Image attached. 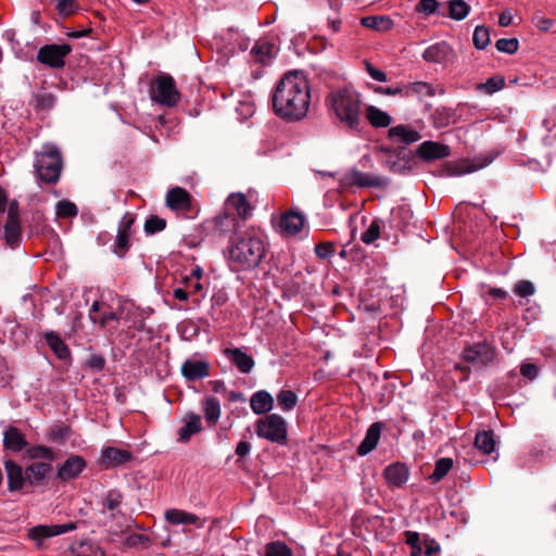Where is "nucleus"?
Returning a JSON list of instances; mask_svg holds the SVG:
<instances>
[{"label":"nucleus","instance_id":"1","mask_svg":"<svg viewBox=\"0 0 556 556\" xmlns=\"http://www.w3.org/2000/svg\"><path fill=\"white\" fill-rule=\"evenodd\" d=\"M311 103L308 80L302 71H290L280 78L273 93L277 116L289 122L303 119Z\"/></svg>","mask_w":556,"mask_h":556},{"label":"nucleus","instance_id":"2","mask_svg":"<svg viewBox=\"0 0 556 556\" xmlns=\"http://www.w3.org/2000/svg\"><path fill=\"white\" fill-rule=\"evenodd\" d=\"M329 112L349 130L359 131L362 127V96L351 86L330 91L326 98Z\"/></svg>","mask_w":556,"mask_h":556},{"label":"nucleus","instance_id":"3","mask_svg":"<svg viewBox=\"0 0 556 556\" xmlns=\"http://www.w3.org/2000/svg\"><path fill=\"white\" fill-rule=\"evenodd\" d=\"M265 254V244L254 231L236 233L229 245V261L235 270L255 268Z\"/></svg>","mask_w":556,"mask_h":556},{"label":"nucleus","instance_id":"4","mask_svg":"<svg viewBox=\"0 0 556 556\" xmlns=\"http://www.w3.org/2000/svg\"><path fill=\"white\" fill-rule=\"evenodd\" d=\"M35 170L39 179L46 184H56L62 169L63 159L54 143H46L35 156Z\"/></svg>","mask_w":556,"mask_h":556},{"label":"nucleus","instance_id":"5","mask_svg":"<svg viewBox=\"0 0 556 556\" xmlns=\"http://www.w3.org/2000/svg\"><path fill=\"white\" fill-rule=\"evenodd\" d=\"M150 97L155 103L173 108L180 101V92L174 78L166 73L157 75L150 86Z\"/></svg>","mask_w":556,"mask_h":556},{"label":"nucleus","instance_id":"6","mask_svg":"<svg viewBox=\"0 0 556 556\" xmlns=\"http://www.w3.org/2000/svg\"><path fill=\"white\" fill-rule=\"evenodd\" d=\"M255 432L257 437L270 442L281 445L287 443V422L277 414L260 418L255 424Z\"/></svg>","mask_w":556,"mask_h":556},{"label":"nucleus","instance_id":"7","mask_svg":"<svg viewBox=\"0 0 556 556\" xmlns=\"http://www.w3.org/2000/svg\"><path fill=\"white\" fill-rule=\"evenodd\" d=\"M495 357V349L486 342H477L468 345L462 353L463 361L477 368L488 366Z\"/></svg>","mask_w":556,"mask_h":556},{"label":"nucleus","instance_id":"8","mask_svg":"<svg viewBox=\"0 0 556 556\" xmlns=\"http://www.w3.org/2000/svg\"><path fill=\"white\" fill-rule=\"evenodd\" d=\"M72 47L67 43L63 45H45L37 53V60L50 67L61 68L64 66V59L71 53Z\"/></svg>","mask_w":556,"mask_h":556},{"label":"nucleus","instance_id":"9","mask_svg":"<svg viewBox=\"0 0 556 556\" xmlns=\"http://www.w3.org/2000/svg\"><path fill=\"white\" fill-rule=\"evenodd\" d=\"M381 151L388 155L384 166L396 174L408 173L413 168V156L405 153L404 148H386L382 147Z\"/></svg>","mask_w":556,"mask_h":556},{"label":"nucleus","instance_id":"10","mask_svg":"<svg viewBox=\"0 0 556 556\" xmlns=\"http://www.w3.org/2000/svg\"><path fill=\"white\" fill-rule=\"evenodd\" d=\"M77 529L76 522H67L63 525H38L28 530V538L40 546L46 539L61 535L63 533Z\"/></svg>","mask_w":556,"mask_h":556},{"label":"nucleus","instance_id":"11","mask_svg":"<svg viewBox=\"0 0 556 556\" xmlns=\"http://www.w3.org/2000/svg\"><path fill=\"white\" fill-rule=\"evenodd\" d=\"M342 181L345 186H356L361 188H386L390 184V180L387 177L366 174L357 169H352L349 173H346Z\"/></svg>","mask_w":556,"mask_h":556},{"label":"nucleus","instance_id":"12","mask_svg":"<svg viewBox=\"0 0 556 556\" xmlns=\"http://www.w3.org/2000/svg\"><path fill=\"white\" fill-rule=\"evenodd\" d=\"M135 219V215L127 212L118 224L114 253L119 257H123L130 248V237L132 235V225Z\"/></svg>","mask_w":556,"mask_h":556},{"label":"nucleus","instance_id":"13","mask_svg":"<svg viewBox=\"0 0 556 556\" xmlns=\"http://www.w3.org/2000/svg\"><path fill=\"white\" fill-rule=\"evenodd\" d=\"M422 59L429 63L447 65L455 61L456 53L451 45L441 41L428 47L422 53Z\"/></svg>","mask_w":556,"mask_h":556},{"label":"nucleus","instance_id":"14","mask_svg":"<svg viewBox=\"0 0 556 556\" xmlns=\"http://www.w3.org/2000/svg\"><path fill=\"white\" fill-rule=\"evenodd\" d=\"M8 480V490L10 492L21 491L27 483L25 469L12 459L3 463Z\"/></svg>","mask_w":556,"mask_h":556},{"label":"nucleus","instance_id":"15","mask_svg":"<svg viewBox=\"0 0 556 556\" xmlns=\"http://www.w3.org/2000/svg\"><path fill=\"white\" fill-rule=\"evenodd\" d=\"M416 154L426 162H432L447 157L451 154V149L446 144L429 140L419 144Z\"/></svg>","mask_w":556,"mask_h":556},{"label":"nucleus","instance_id":"16","mask_svg":"<svg viewBox=\"0 0 556 556\" xmlns=\"http://www.w3.org/2000/svg\"><path fill=\"white\" fill-rule=\"evenodd\" d=\"M166 205L173 211L187 212L191 208V195L181 187L167 191Z\"/></svg>","mask_w":556,"mask_h":556},{"label":"nucleus","instance_id":"17","mask_svg":"<svg viewBox=\"0 0 556 556\" xmlns=\"http://www.w3.org/2000/svg\"><path fill=\"white\" fill-rule=\"evenodd\" d=\"M51 471L50 463L34 462L25 468L27 483L30 485L42 484Z\"/></svg>","mask_w":556,"mask_h":556},{"label":"nucleus","instance_id":"18","mask_svg":"<svg viewBox=\"0 0 556 556\" xmlns=\"http://www.w3.org/2000/svg\"><path fill=\"white\" fill-rule=\"evenodd\" d=\"M388 137L395 143L410 144L421 139V135L407 125H397L388 130Z\"/></svg>","mask_w":556,"mask_h":556},{"label":"nucleus","instance_id":"19","mask_svg":"<svg viewBox=\"0 0 556 556\" xmlns=\"http://www.w3.org/2000/svg\"><path fill=\"white\" fill-rule=\"evenodd\" d=\"M182 424V427L178 430V441L182 443L188 442L193 434L202 431L201 417L197 414H186Z\"/></svg>","mask_w":556,"mask_h":556},{"label":"nucleus","instance_id":"20","mask_svg":"<svg viewBox=\"0 0 556 556\" xmlns=\"http://www.w3.org/2000/svg\"><path fill=\"white\" fill-rule=\"evenodd\" d=\"M182 376L190 381L205 378L210 375V365L205 361H186L181 366Z\"/></svg>","mask_w":556,"mask_h":556},{"label":"nucleus","instance_id":"21","mask_svg":"<svg viewBox=\"0 0 556 556\" xmlns=\"http://www.w3.org/2000/svg\"><path fill=\"white\" fill-rule=\"evenodd\" d=\"M383 476L389 485L402 488L408 480L409 471L405 465L395 463L384 469Z\"/></svg>","mask_w":556,"mask_h":556},{"label":"nucleus","instance_id":"22","mask_svg":"<svg viewBox=\"0 0 556 556\" xmlns=\"http://www.w3.org/2000/svg\"><path fill=\"white\" fill-rule=\"evenodd\" d=\"M224 354L242 374H249L255 365L252 356L244 353L241 349H226Z\"/></svg>","mask_w":556,"mask_h":556},{"label":"nucleus","instance_id":"23","mask_svg":"<svg viewBox=\"0 0 556 556\" xmlns=\"http://www.w3.org/2000/svg\"><path fill=\"white\" fill-rule=\"evenodd\" d=\"M86 463L80 456H71L58 470V478L61 480H70L79 476L85 468Z\"/></svg>","mask_w":556,"mask_h":556},{"label":"nucleus","instance_id":"24","mask_svg":"<svg viewBox=\"0 0 556 556\" xmlns=\"http://www.w3.org/2000/svg\"><path fill=\"white\" fill-rule=\"evenodd\" d=\"M381 428L380 422H375L368 428L364 440L357 447L358 455L365 456L376 448L381 435Z\"/></svg>","mask_w":556,"mask_h":556},{"label":"nucleus","instance_id":"25","mask_svg":"<svg viewBox=\"0 0 556 556\" xmlns=\"http://www.w3.org/2000/svg\"><path fill=\"white\" fill-rule=\"evenodd\" d=\"M250 406L257 415L268 413L273 409L274 397L267 391H257L252 395Z\"/></svg>","mask_w":556,"mask_h":556},{"label":"nucleus","instance_id":"26","mask_svg":"<svg viewBox=\"0 0 556 556\" xmlns=\"http://www.w3.org/2000/svg\"><path fill=\"white\" fill-rule=\"evenodd\" d=\"M362 26L379 31L387 33L391 30L394 26V22L390 16L387 15H370L365 16L361 20Z\"/></svg>","mask_w":556,"mask_h":556},{"label":"nucleus","instance_id":"27","mask_svg":"<svg viewBox=\"0 0 556 556\" xmlns=\"http://www.w3.org/2000/svg\"><path fill=\"white\" fill-rule=\"evenodd\" d=\"M226 207L228 212L230 210L236 212L242 219L247 218L251 211V205L242 193L230 194L226 201Z\"/></svg>","mask_w":556,"mask_h":556},{"label":"nucleus","instance_id":"28","mask_svg":"<svg viewBox=\"0 0 556 556\" xmlns=\"http://www.w3.org/2000/svg\"><path fill=\"white\" fill-rule=\"evenodd\" d=\"M304 226V217L293 211L282 215L280 220L281 230L288 235H296Z\"/></svg>","mask_w":556,"mask_h":556},{"label":"nucleus","instance_id":"29","mask_svg":"<svg viewBox=\"0 0 556 556\" xmlns=\"http://www.w3.org/2000/svg\"><path fill=\"white\" fill-rule=\"evenodd\" d=\"M366 118L369 124L376 128H384L391 125L392 117L377 106L369 105L366 108Z\"/></svg>","mask_w":556,"mask_h":556},{"label":"nucleus","instance_id":"30","mask_svg":"<svg viewBox=\"0 0 556 556\" xmlns=\"http://www.w3.org/2000/svg\"><path fill=\"white\" fill-rule=\"evenodd\" d=\"M46 342L50 346V349L54 352L58 358L67 359L71 356V352L68 346L64 343V341L54 332H47L45 334Z\"/></svg>","mask_w":556,"mask_h":556},{"label":"nucleus","instance_id":"31","mask_svg":"<svg viewBox=\"0 0 556 556\" xmlns=\"http://www.w3.org/2000/svg\"><path fill=\"white\" fill-rule=\"evenodd\" d=\"M3 444L7 448L13 450L15 452L22 451L26 446V440L21 431L15 427H10L4 432Z\"/></svg>","mask_w":556,"mask_h":556},{"label":"nucleus","instance_id":"32","mask_svg":"<svg viewBox=\"0 0 556 556\" xmlns=\"http://www.w3.org/2000/svg\"><path fill=\"white\" fill-rule=\"evenodd\" d=\"M131 457L130 453L124 450L108 447L102 452V462L106 466H117Z\"/></svg>","mask_w":556,"mask_h":556},{"label":"nucleus","instance_id":"33","mask_svg":"<svg viewBox=\"0 0 556 556\" xmlns=\"http://www.w3.org/2000/svg\"><path fill=\"white\" fill-rule=\"evenodd\" d=\"M165 519L172 525H194L199 517L180 509H169L165 513Z\"/></svg>","mask_w":556,"mask_h":556},{"label":"nucleus","instance_id":"34","mask_svg":"<svg viewBox=\"0 0 556 556\" xmlns=\"http://www.w3.org/2000/svg\"><path fill=\"white\" fill-rule=\"evenodd\" d=\"M275 46L267 41L255 43L251 53L254 55L255 61L266 64L274 56Z\"/></svg>","mask_w":556,"mask_h":556},{"label":"nucleus","instance_id":"35","mask_svg":"<svg viewBox=\"0 0 556 556\" xmlns=\"http://www.w3.org/2000/svg\"><path fill=\"white\" fill-rule=\"evenodd\" d=\"M476 447L483 454H490L495 448V441L492 431H481L475 438Z\"/></svg>","mask_w":556,"mask_h":556},{"label":"nucleus","instance_id":"36","mask_svg":"<svg viewBox=\"0 0 556 556\" xmlns=\"http://www.w3.org/2000/svg\"><path fill=\"white\" fill-rule=\"evenodd\" d=\"M454 462L450 457H442L435 462L434 470L429 476L431 482L435 483L442 480L447 472L453 468Z\"/></svg>","mask_w":556,"mask_h":556},{"label":"nucleus","instance_id":"37","mask_svg":"<svg viewBox=\"0 0 556 556\" xmlns=\"http://www.w3.org/2000/svg\"><path fill=\"white\" fill-rule=\"evenodd\" d=\"M491 163L490 159L486 157H478L473 161H465L460 163L456 170L453 173L454 175H465L472 173L475 170L481 169L485 166H488Z\"/></svg>","mask_w":556,"mask_h":556},{"label":"nucleus","instance_id":"38","mask_svg":"<svg viewBox=\"0 0 556 556\" xmlns=\"http://www.w3.org/2000/svg\"><path fill=\"white\" fill-rule=\"evenodd\" d=\"M4 239L8 245L14 247L21 239L20 220H7L4 225Z\"/></svg>","mask_w":556,"mask_h":556},{"label":"nucleus","instance_id":"39","mask_svg":"<svg viewBox=\"0 0 556 556\" xmlns=\"http://www.w3.org/2000/svg\"><path fill=\"white\" fill-rule=\"evenodd\" d=\"M215 226L218 231L227 233L236 228L237 218L233 214L226 211L215 217Z\"/></svg>","mask_w":556,"mask_h":556},{"label":"nucleus","instance_id":"40","mask_svg":"<svg viewBox=\"0 0 556 556\" xmlns=\"http://www.w3.org/2000/svg\"><path fill=\"white\" fill-rule=\"evenodd\" d=\"M204 415L207 422L215 425L220 417V404L215 397H208L204 403Z\"/></svg>","mask_w":556,"mask_h":556},{"label":"nucleus","instance_id":"41","mask_svg":"<svg viewBox=\"0 0 556 556\" xmlns=\"http://www.w3.org/2000/svg\"><path fill=\"white\" fill-rule=\"evenodd\" d=\"M505 87V78L503 76L490 77L485 83L477 85V89L486 94H493Z\"/></svg>","mask_w":556,"mask_h":556},{"label":"nucleus","instance_id":"42","mask_svg":"<svg viewBox=\"0 0 556 556\" xmlns=\"http://www.w3.org/2000/svg\"><path fill=\"white\" fill-rule=\"evenodd\" d=\"M448 15L456 21L464 20L469 13V5L464 0L448 1Z\"/></svg>","mask_w":556,"mask_h":556},{"label":"nucleus","instance_id":"43","mask_svg":"<svg viewBox=\"0 0 556 556\" xmlns=\"http://www.w3.org/2000/svg\"><path fill=\"white\" fill-rule=\"evenodd\" d=\"M382 226L383 222L381 219H374L366 231L362 233V242L365 244H371L375 242L380 237Z\"/></svg>","mask_w":556,"mask_h":556},{"label":"nucleus","instance_id":"44","mask_svg":"<svg viewBox=\"0 0 556 556\" xmlns=\"http://www.w3.org/2000/svg\"><path fill=\"white\" fill-rule=\"evenodd\" d=\"M27 455L33 459H40L45 463H50L54 459V453L51 448L43 445H37L27 450Z\"/></svg>","mask_w":556,"mask_h":556},{"label":"nucleus","instance_id":"45","mask_svg":"<svg viewBox=\"0 0 556 556\" xmlns=\"http://www.w3.org/2000/svg\"><path fill=\"white\" fill-rule=\"evenodd\" d=\"M433 125L437 128L446 127L451 123V118L453 117V112L447 108H438L431 115Z\"/></svg>","mask_w":556,"mask_h":556},{"label":"nucleus","instance_id":"46","mask_svg":"<svg viewBox=\"0 0 556 556\" xmlns=\"http://www.w3.org/2000/svg\"><path fill=\"white\" fill-rule=\"evenodd\" d=\"M472 41L473 46L479 50L486 48L490 43L489 29L483 25L477 26L473 31Z\"/></svg>","mask_w":556,"mask_h":556},{"label":"nucleus","instance_id":"47","mask_svg":"<svg viewBox=\"0 0 556 556\" xmlns=\"http://www.w3.org/2000/svg\"><path fill=\"white\" fill-rule=\"evenodd\" d=\"M406 87V98L417 94V96H433L432 87L425 81H416L409 85H405Z\"/></svg>","mask_w":556,"mask_h":556},{"label":"nucleus","instance_id":"48","mask_svg":"<svg viewBox=\"0 0 556 556\" xmlns=\"http://www.w3.org/2000/svg\"><path fill=\"white\" fill-rule=\"evenodd\" d=\"M277 401L283 410H290L296 405L298 396L291 390H282L278 393Z\"/></svg>","mask_w":556,"mask_h":556},{"label":"nucleus","instance_id":"49","mask_svg":"<svg viewBox=\"0 0 556 556\" xmlns=\"http://www.w3.org/2000/svg\"><path fill=\"white\" fill-rule=\"evenodd\" d=\"M291 549L281 542H271L266 545L265 556H291Z\"/></svg>","mask_w":556,"mask_h":556},{"label":"nucleus","instance_id":"50","mask_svg":"<svg viewBox=\"0 0 556 556\" xmlns=\"http://www.w3.org/2000/svg\"><path fill=\"white\" fill-rule=\"evenodd\" d=\"M165 227L166 220L155 215L150 216L144 223V231L149 235L162 231Z\"/></svg>","mask_w":556,"mask_h":556},{"label":"nucleus","instance_id":"51","mask_svg":"<svg viewBox=\"0 0 556 556\" xmlns=\"http://www.w3.org/2000/svg\"><path fill=\"white\" fill-rule=\"evenodd\" d=\"M77 214L78 208L73 202L63 200L56 204V215L60 217H75Z\"/></svg>","mask_w":556,"mask_h":556},{"label":"nucleus","instance_id":"52","mask_svg":"<svg viewBox=\"0 0 556 556\" xmlns=\"http://www.w3.org/2000/svg\"><path fill=\"white\" fill-rule=\"evenodd\" d=\"M495 47L500 52L513 54L518 50L519 42L516 38H502L496 41Z\"/></svg>","mask_w":556,"mask_h":556},{"label":"nucleus","instance_id":"53","mask_svg":"<svg viewBox=\"0 0 556 556\" xmlns=\"http://www.w3.org/2000/svg\"><path fill=\"white\" fill-rule=\"evenodd\" d=\"M405 536L406 543L412 547L410 556H420L422 548L420 545L419 534L417 532L407 531Z\"/></svg>","mask_w":556,"mask_h":556},{"label":"nucleus","instance_id":"54","mask_svg":"<svg viewBox=\"0 0 556 556\" xmlns=\"http://www.w3.org/2000/svg\"><path fill=\"white\" fill-rule=\"evenodd\" d=\"M77 556H104L102 549L98 546H94L91 543L83 542L77 552Z\"/></svg>","mask_w":556,"mask_h":556},{"label":"nucleus","instance_id":"55","mask_svg":"<svg viewBox=\"0 0 556 556\" xmlns=\"http://www.w3.org/2000/svg\"><path fill=\"white\" fill-rule=\"evenodd\" d=\"M515 293L521 298L530 296L534 293V285L529 280H520L516 283Z\"/></svg>","mask_w":556,"mask_h":556},{"label":"nucleus","instance_id":"56","mask_svg":"<svg viewBox=\"0 0 556 556\" xmlns=\"http://www.w3.org/2000/svg\"><path fill=\"white\" fill-rule=\"evenodd\" d=\"M118 316L114 312L102 313L101 316L98 317V321L102 328L109 327L115 329L118 324Z\"/></svg>","mask_w":556,"mask_h":556},{"label":"nucleus","instance_id":"57","mask_svg":"<svg viewBox=\"0 0 556 556\" xmlns=\"http://www.w3.org/2000/svg\"><path fill=\"white\" fill-rule=\"evenodd\" d=\"M55 103V97L51 93H38L36 94V108L42 110H50Z\"/></svg>","mask_w":556,"mask_h":556},{"label":"nucleus","instance_id":"58","mask_svg":"<svg viewBox=\"0 0 556 556\" xmlns=\"http://www.w3.org/2000/svg\"><path fill=\"white\" fill-rule=\"evenodd\" d=\"M56 10L59 14L68 16L77 10L75 0H56Z\"/></svg>","mask_w":556,"mask_h":556},{"label":"nucleus","instance_id":"59","mask_svg":"<svg viewBox=\"0 0 556 556\" xmlns=\"http://www.w3.org/2000/svg\"><path fill=\"white\" fill-rule=\"evenodd\" d=\"M374 91L383 96H402L406 97V87L405 85H400L397 87H376Z\"/></svg>","mask_w":556,"mask_h":556},{"label":"nucleus","instance_id":"60","mask_svg":"<svg viewBox=\"0 0 556 556\" xmlns=\"http://www.w3.org/2000/svg\"><path fill=\"white\" fill-rule=\"evenodd\" d=\"M50 439L55 442H63L70 438V429L63 426H54L49 432Z\"/></svg>","mask_w":556,"mask_h":556},{"label":"nucleus","instance_id":"61","mask_svg":"<svg viewBox=\"0 0 556 556\" xmlns=\"http://www.w3.org/2000/svg\"><path fill=\"white\" fill-rule=\"evenodd\" d=\"M122 503V494L116 491L109 492L104 500L103 506L109 510L116 509Z\"/></svg>","mask_w":556,"mask_h":556},{"label":"nucleus","instance_id":"62","mask_svg":"<svg viewBox=\"0 0 556 556\" xmlns=\"http://www.w3.org/2000/svg\"><path fill=\"white\" fill-rule=\"evenodd\" d=\"M364 65H365V70L366 72L368 73V75L374 79V80H377V81H387L388 78H387V74L384 72H382L381 70L375 67L370 62L368 61H365L364 62Z\"/></svg>","mask_w":556,"mask_h":556},{"label":"nucleus","instance_id":"63","mask_svg":"<svg viewBox=\"0 0 556 556\" xmlns=\"http://www.w3.org/2000/svg\"><path fill=\"white\" fill-rule=\"evenodd\" d=\"M236 111L239 114V116H241L243 119H247L254 114L255 108L251 101H241L239 102V105L237 106Z\"/></svg>","mask_w":556,"mask_h":556},{"label":"nucleus","instance_id":"64","mask_svg":"<svg viewBox=\"0 0 556 556\" xmlns=\"http://www.w3.org/2000/svg\"><path fill=\"white\" fill-rule=\"evenodd\" d=\"M315 253L321 258H327L334 253V245L331 242H321L315 247Z\"/></svg>","mask_w":556,"mask_h":556}]
</instances>
